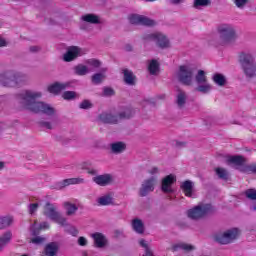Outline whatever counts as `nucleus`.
Here are the masks:
<instances>
[{"instance_id":"55","label":"nucleus","mask_w":256,"mask_h":256,"mask_svg":"<svg viewBox=\"0 0 256 256\" xmlns=\"http://www.w3.org/2000/svg\"><path fill=\"white\" fill-rule=\"evenodd\" d=\"M5 123L0 122V131H3V129H6Z\"/></svg>"},{"instance_id":"2","label":"nucleus","mask_w":256,"mask_h":256,"mask_svg":"<svg viewBox=\"0 0 256 256\" xmlns=\"http://www.w3.org/2000/svg\"><path fill=\"white\" fill-rule=\"evenodd\" d=\"M240 65L246 77H256V64L255 58L249 53H241L239 56Z\"/></svg>"},{"instance_id":"21","label":"nucleus","mask_w":256,"mask_h":256,"mask_svg":"<svg viewBox=\"0 0 256 256\" xmlns=\"http://www.w3.org/2000/svg\"><path fill=\"white\" fill-rule=\"evenodd\" d=\"M92 238L94 239L95 247L101 248L107 243L102 233L96 232L92 234Z\"/></svg>"},{"instance_id":"45","label":"nucleus","mask_w":256,"mask_h":256,"mask_svg":"<svg viewBox=\"0 0 256 256\" xmlns=\"http://www.w3.org/2000/svg\"><path fill=\"white\" fill-rule=\"evenodd\" d=\"M92 107H93V104H91L89 100H84L80 104V109H91Z\"/></svg>"},{"instance_id":"29","label":"nucleus","mask_w":256,"mask_h":256,"mask_svg":"<svg viewBox=\"0 0 256 256\" xmlns=\"http://www.w3.org/2000/svg\"><path fill=\"white\" fill-rule=\"evenodd\" d=\"M74 73L75 75H79L80 77H83V75H87V73H89V70L87 69V66L83 64H79L74 67Z\"/></svg>"},{"instance_id":"46","label":"nucleus","mask_w":256,"mask_h":256,"mask_svg":"<svg viewBox=\"0 0 256 256\" xmlns=\"http://www.w3.org/2000/svg\"><path fill=\"white\" fill-rule=\"evenodd\" d=\"M236 7H245V5H247V0H235L234 1Z\"/></svg>"},{"instance_id":"33","label":"nucleus","mask_w":256,"mask_h":256,"mask_svg":"<svg viewBox=\"0 0 256 256\" xmlns=\"http://www.w3.org/2000/svg\"><path fill=\"white\" fill-rule=\"evenodd\" d=\"M213 81L214 83H216V85H219L220 87H223L227 82V80L225 79V76L219 73L214 74Z\"/></svg>"},{"instance_id":"10","label":"nucleus","mask_w":256,"mask_h":256,"mask_svg":"<svg viewBox=\"0 0 256 256\" xmlns=\"http://www.w3.org/2000/svg\"><path fill=\"white\" fill-rule=\"evenodd\" d=\"M128 19L131 25H144L145 27H153L155 25L154 20L139 14H131Z\"/></svg>"},{"instance_id":"14","label":"nucleus","mask_w":256,"mask_h":256,"mask_svg":"<svg viewBox=\"0 0 256 256\" xmlns=\"http://www.w3.org/2000/svg\"><path fill=\"white\" fill-rule=\"evenodd\" d=\"M69 87V83H59L55 82L48 86V93H52V95H59L61 91H65V89Z\"/></svg>"},{"instance_id":"50","label":"nucleus","mask_w":256,"mask_h":256,"mask_svg":"<svg viewBox=\"0 0 256 256\" xmlns=\"http://www.w3.org/2000/svg\"><path fill=\"white\" fill-rule=\"evenodd\" d=\"M159 173V168L153 167L151 170H149L150 175H157Z\"/></svg>"},{"instance_id":"25","label":"nucleus","mask_w":256,"mask_h":256,"mask_svg":"<svg viewBox=\"0 0 256 256\" xmlns=\"http://www.w3.org/2000/svg\"><path fill=\"white\" fill-rule=\"evenodd\" d=\"M82 21H85L86 23H91L92 25H99L101 21L99 20V16L95 14H86L81 17Z\"/></svg>"},{"instance_id":"7","label":"nucleus","mask_w":256,"mask_h":256,"mask_svg":"<svg viewBox=\"0 0 256 256\" xmlns=\"http://www.w3.org/2000/svg\"><path fill=\"white\" fill-rule=\"evenodd\" d=\"M239 233V229L232 228L222 234L214 235V240L216 243H220V245H229V243H233L239 237Z\"/></svg>"},{"instance_id":"48","label":"nucleus","mask_w":256,"mask_h":256,"mask_svg":"<svg viewBox=\"0 0 256 256\" xmlns=\"http://www.w3.org/2000/svg\"><path fill=\"white\" fill-rule=\"evenodd\" d=\"M40 127H45L46 129H53V127L51 126V123L45 122V121L40 122Z\"/></svg>"},{"instance_id":"63","label":"nucleus","mask_w":256,"mask_h":256,"mask_svg":"<svg viewBox=\"0 0 256 256\" xmlns=\"http://www.w3.org/2000/svg\"><path fill=\"white\" fill-rule=\"evenodd\" d=\"M177 145H183V142H178Z\"/></svg>"},{"instance_id":"35","label":"nucleus","mask_w":256,"mask_h":256,"mask_svg":"<svg viewBox=\"0 0 256 256\" xmlns=\"http://www.w3.org/2000/svg\"><path fill=\"white\" fill-rule=\"evenodd\" d=\"M98 203L102 206L113 205V198L109 195L102 196L98 199Z\"/></svg>"},{"instance_id":"28","label":"nucleus","mask_w":256,"mask_h":256,"mask_svg":"<svg viewBox=\"0 0 256 256\" xmlns=\"http://www.w3.org/2000/svg\"><path fill=\"white\" fill-rule=\"evenodd\" d=\"M64 207L68 216L75 215V212L79 209L77 205L71 204V202H65Z\"/></svg>"},{"instance_id":"3","label":"nucleus","mask_w":256,"mask_h":256,"mask_svg":"<svg viewBox=\"0 0 256 256\" xmlns=\"http://www.w3.org/2000/svg\"><path fill=\"white\" fill-rule=\"evenodd\" d=\"M44 215L49 217L51 221L61 225V227H65V225H67V218L63 217V215L57 211L55 204H51V202H46L44 206Z\"/></svg>"},{"instance_id":"19","label":"nucleus","mask_w":256,"mask_h":256,"mask_svg":"<svg viewBox=\"0 0 256 256\" xmlns=\"http://www.w3.org/2000/svg\"><path fill=\"white\" fill-rule=\"evenodd\" d=\"M111 153H114L115 155H119L127 149V145L124 142H114L110 144Z\"/></svg>"},{"instance_id":"53","label":"nucleus","mask_w":256,"mask_h":256,"mask_svg":"<svg viewBox=\"0 0 256 256\" xmlns=\"http://www.w3.org/2000/svg\"><path fill=\"white\" fill-rule=\"evenodd\" d=\"M30 51H31L32 53H37V51H39V47H38V46H31V47H30Z\"/></svg>"},{"instance_id":"8","label":"nucleus","mask_w":256,"mask_h":256,"mask_svg":"<svg viewBox=\"0 0 256 256\" xmlns=\"http://www.w3.org/2000/svg\"><path fill=\"white\" fill-rule=\"evenodd\" d=\"M178 80L183 85H191L193 83V69L189 66H180L178 72Z\"/></svg>"},{"instance_id":"30","label":"nucleus","mask_w":256,"mask_h":256,"mask_svg":"<svg viewBox=\"0 0 256 256\" xmlns=\"http://www.w3.org/2000/svg\"><path fill=\"white\" fill-rule=\"evenodd\" d=\"M215 173L219 179H223V181H227L229 179V172L225 168H215Z\"/></svg>"},{"instance_id":"59","label":"nucleus","mask_w":256,"mask_h":256,"mask_svg":"<svg viewBox=\"0 0 256 256\" xmlns=\"http://www.w3.org/2000/svg\"><path fill=\"white\" fill-rule=\"evenodd\" d=\"M126 51H133V47H131V45H127L126 46Z\"/></svg>"},{"instance_id":"1","label":"nucleus","mask_w":256,"mask_h":256,"mask_svg":"<svg viewBox=\"0 0 256 256\" xmlns=\"http://www.w3.org/2000/svg\"><path fill=\"white\" fill-rule=\"evenodd\" d=\"M18 97L21 100L22 105H24L28 111H32V113H44L45 115H53V113H55L53 107L37 101V99H40L41 97V92L25 90L20 93Z\"/></svg>"},{"instance_id":"41","label":"nucleus","mask_w":256,"mask_h":256,"mask_svg":"<svg viewBox=\"0 0 256 256\" xmlns=\"http://www.w3.org/2000/svg\"><path fill=\"white\" fill-rule=\"evenodd\" d=\"M75 92L74 91H66L63 93L62 97L66 101H71V99H75Z\"/></svg>"},{"instance_id":"44","label":"nucleus","mask_w":256,"mask_h":256,"mask_svg":"<svg viewBox=\"0 0 256 256\" xmlns=\"http://www.w3.org/2000/svg\"><path fill=\"white\" fill-rule=\"evenodd\" d=\"M31 243H34V245H41V243L45 242V238L41 236L34 237L30 240Z\"/></svg>"},{"instance_id":"51","label":"nucleus","mask_w":256,"mask_h":256,"mask_svg":"<svg viewBox=\"0 0 256 256\" xmlns=\"http://www.w3.org/2000/svg\"><path fill=\"white\" fill-rule=\"evenodd\" d=\"M0 47H7V41L0 36Z\"/></svg>"},{"instance_id":"62","label":"nucleus","mask_w":256,"mask_h":256,"mask_svg":"<svg viewBox=\"0 0 256 256\" xmlns=\"http://www.w3.org/2000/svg\"><path fill=\"white\" fill-rule=\"evenodd\" d=\"M145 1H147L149 3H153V1H155V0H145Z\"/></svg>"},{"instance_id":"11","label":"nucleus","mask_w":256,"mask_h":256,"mask_svg":"<svg viewBox=\"0 0 256 256\" xmlns=\"http://www.w3.org/2000/svg\"><path fill=\"white\" fill-rule=\"evenodd\" d=\"M145 39L155 41L160 49H167V47H169V39H167V36L159 32L149 34L145 37Z\"/></svg>"},{"instance_id":"57","label":"nucleus","mask_w":256,"mask_h":256,"mask_svg":"<svg viewBox=\"0 0 256 256\" xmlns=\"http://www.w3.org/2000/svg\"><path fill=\"white\" fill-rule=\"evenodd\" d=\"M89 175H97V170H89Z\"/></svg>"},{"instance_id":"42","label":"nucleus","mask_w":256,"mask_h":256,"mask_svg":"<svg viewBox=\"0 0 256 256\" xmlns=\"http://www.w3.org/2000/svg\"><path fill=\"white\" fill-rule=\"evenodd\" d=\"M37 209H39V203H32V204H29L28 206V211L30 215H33L34 213H36Z\"/></svg>"},{"instance_id":"34","label":"nucleus","mask_w":256,"mask_h":256,"mask_svg":"<svg viewBox=\"0 0 256 256\" xmlns=\"http://www.w3.org/2000/svg\"><path fill=\"white\" fill-rule=\"evenodd\" d=\"M103 79H105V75L103 73H96L91 77L93 85H100V83H103Z\"/></svg>"},{"instance_id":"43","label":"nucleus","mask_w":256,"mask_h":256,"mask_svg":"<svg viewBox=\"0 0 256 256\" xmlns=\"http://www.w3.org/2000/svg\"><path fill=\"white\" fill-rule=\"evenodd\" d=\"M103 95L105 97H111V96L115 95V90H113V88L104 87Z\"/></svg>"},{"instance_id":"40","label":"nucleus","mask_w":256,"mask_h":256,"mask_svg":"<svg viewBox=\"0 0 256 256\" xmlns=\"http://www.w3.org/2000/svg\"><path fill=\"white\" fill-rule=\"evenodd\" d=\"M245 195H246L247 199H251V201L256 200V190L255 189L246 190Z\"/></svg>"},{"instance_id":"16","label":"nucleus","mask_w":256,"mask_h":256,"mask_svg":"<svg viewBox=\"0 0 256 256\" xmlns=\"http://www.w3.org/2000/svg\"><path fill=\"white\" fill-rule=\"evenodd\" d=\"M123 75H124V83H126V85H135L137 81V76L133 74V71L129 69H123Z\"/></svg>"},{"instance_id":"26","label":"nucleus","mask_w":256,"mask_h":256,"mask_svg":"<svg viewBox=\"0 0 256 256\" xmlns=\"http://www.w3.org/2000/svg\"><path fill=\"white\" fill-rule=\"evenodd\" d=\"M228 163L237 165V167H243V165H245V158L241 155L230 156L228 158Z\"/></svg>"},{"instance_id":"15","label":"nucleus","mask_w":256,"mask_h":256,"mask_svg":"<svg viewBox=\"0 0 256 256\" xmlns=\"http://www.w3.org/2000/svg\"><path fill=\"white\" fill-rule=\"evenodd\" d=\"M94 183L96 185H100V187H106V185H109L111 181H113V178L111 177L110 174H103V175H98L93 178Z\"/></svg>"},{"instance_id":"9","label":"nucleus","mask_w":256,"mask_h":256,"mask_svg":"<svg viewBox=\"0 0 256 256\" xmlns=\"http://www.w3.org/2000/svg\"><path fill=\"white\" fill-rule=\"evenodd\" d=\"M156 183H157L156 177H151L144 180L139 190L140 197H147L150 193H153V191H155Z\"/></svg>"},{"instance_id":"38","label":"nucleus","mask_w":256,"mask_h":256,"mask_svg":"<svg viewBox=\"0 0 256 256\" xmlns=\"http://www.w3.org/2000/svg\"><path fill=\"white\" fill-rule=\"evenodd\" d=\"M86 63L89 67H93L94 69H99V67H101V61L97 59H88Z\"/></svg>"},{"instance_id":"39","label":"nucleus","mask_w":256,"mask_h":256,"mask_svg":"<svg viewBox=\"0 0 256 256\" xmlns=\"http://www.w3.org/2000/svg\"><path fill=\"white\" fill-rule=\"evenodd\" d=\"M196 91L199 93H209L211 91V84L198 85Z\"/></svg>"},{"instance_id":"4","label":"nucleus","mask_w":256,"mask_h":256,"mask_svg":"<svg viewBox=\"0 0 256 256\" xmlns=\"http://www.w3.org/2000/svg\"><path fill=\"white\" fill-rule=\"evenodd\" d=\"M213 211H215L213 205L202 204L188 210L187 216L189 217V219H194L195 221H197L199 219H203V217L209 215V213H213Z\"/></svg>"},{"instance_id":"12","label":"nucleus","mask_w":256,"mask_h":256,"mask_svg":"<svg viewBox=\"0 0 256 256\" xmlns=\"http://www.w3.org/2000/svg\"><path fill=\"white\" fill-rule=\"evenodd\" d=\"M175 181H177V178H175V176L172 174L163 178L161 186V190L163 191V193H173V189L171 188V186L173 185V183H175Z\"/></svg>"},{"instance_id":"58","label":"nucleus","mask_w":256,"mask_h":256,"mask_svg":"<svg viewBox=\"0 0 256 256\" xmlns=\"http://www.w3.org/2000/svg\"><path fill=\"white\" fill-rule=\"evenodd\" d=\"M79 167H80V169H88L87 163H83Z\"/></svg>"},{"instance_id":"18","label":"nucleus","mask_w":256,"mask_h":256,"mask_svg":"<svg viewBox=\"0 0 256 256\" xmlns=\"http://www.w3.org/2000/svg\"><path fill=\"white\" fill-rule=\"evenodd\" d=\"M180 188L182 189L185 197H193V182H191V180L184 181Z\"/></svg>"},{"instance_id":"24","label":"nucleus","mask_w":256,"mask_h":256,"mask_svg":"<svg viewBox=\"0 0 256 256\" xmlns=\"http://www.w3.org/2000/svg\"><path fill=\"white\" fill-rule=\"evenodd\" d=\"M59 250V247L55 242H51L46 245L45 247V255L46 256H55L57 255V251Z\"/></svg>"},{"instance_id":"27","label":"nucleus","mask_w":256,"mask_h":256,"mask_svg":"<svg viewBox=\"0 0 256 256\" xmlns=\"http://www.w3.org/2000/svg\"><path fill=\"white\" fill-rule=\"evenodd\" d=\"M11 225H13L12 216H0V229H7V227H11Z\"/></svg>"},{"instance_id":"32","label":"nucleus","mask_w":256,"mask_h":256,"mask_svg":"<svg viewBox=\"0 0 256 256\" xmlns=\"http://www.w3.org/2000/svg\"><path fill=\"white\" fill-rule=\"evenodd\" d=\"M187 101V94L183 92L182 90H178V95H177V105L178 107H183Z\"/></svg>"},{"instance_id":"49","label":"nucleus","mask_w":256,"mask_h":256,"mask_svg":"<svg viewBox=\"0 0 256 256\" xmlns=\"http://www.w3.org/2000/svg\"><path fill=\"white\" fill-rule=\"evenodd\" d=\"M139 243H140L141 247H144L145 252H147V249H149V246L147 245V242H145L144 239H141V240L139 241Z\"/></svg>"},{"instance_id":"47","label":"nucleus","mask_w":256,"mask_h":256,"mask_svg":"<svg viewBox=\"0 0 256 256\" xmlns=\"http://www.w3.org/2000/svg\"><path fill=\"white\" fill-rule=\"evenodd\" d=\"M78 245H80V247H85V245H87V239L83 236L79 237Z\"/></svg>"},{"instance_id":"37","label":"nucleus","mask_w":256,"mask_h":256,"mask_svg":"<svg viewBox=\"0 0 256 256\" xmlns=\"http://www.w3.org/2000/svg\"><path fill=\"white\" fill-rule=\"evenodd\" d=\"M209 5H211V0H195L193 7L198 9L199 7H207Z\"/></svg>"},{"instance_id":"6","label":"nucleus","mask_w":256,"mask_h":256,"mask_svg":"<svg viewBox=\"0 0 256 256\" xmlns=\"http://www.w3.org/2000/svg\"><path fill=\"white\" fill-rule=\"evenodd\" d=\"M133 114L134 112L131 110V108L125 109V111L121 112L119 116H113L111 113L104 112L99 115V121H101V123L115 124L119 122V119H131Z\"/></svg>"},{"instance_id":"17","label":"nucleus","mask_w":256,"mask_h":256,"mask_svg":"<svg viewBox=\"0 0 256 256\" xmlns=\"http://www.w3.org/2000/svg\"><path fill=\"white\" fill-rule=\"evenodd\" d=\"M132 229L135 233H138V235H143V233H145V224H143L141 219L135 218L132 220Z\"/></svg>"},{"instance_id":"36","label":"nucleus","mask_w":256,"mask_h":256,"mask_svg":"<svg viewBox=\"0 0 256 256\" xmlns=\"http://www.w3.org/2000/svg\"><path fill=\"white\" fill-rule=\"evenodd\" d=\"M196 83H198V85L207 83V76L205 75V71L203 70L198 71V74L196 75Z\"/></svg>"},{"instance_id":"54","label":"nucleus","mask_w":256,"mask_h":256,"mask_svg":"<svg viewBox=\"0 0 256 256\" xmlns=\"http://www.w3.org/2000/svg\"><path fill=\"white\" fill-rule=\"evenodd\" d=\"M78 234H79V231H77V229H75V228H72L73 237H77Z\"/></svg>"},{"instance_id":"64","label":"nucleus","mask_w":256,"mask_h":256,"mask_svg":"<svg viewBox=\"0 0 256 256\" xmlns=\"http://www.w3.org/2000/svg\"><path fill=\"white\" fill-rule=\"evenodd\" d=\"M22 256H29V255H27V254H23Z\"/></svg>"},{"instance_id":"22","label":"nucleus","mask_w":256,"mask_h":256,"mask_svg":"<svg viewBox=\"0 0 256 256\" xmlns=\"http://www.w3.org/2000/svg\"><path fill=\"white\" fill-rule=\"evenodd\" d=\"M85 183V179L83 178H68V179H64L61 182L62 187H69V185H81Z\"/></svg>"},{"instance_id":"23","label":"nucleus","mask_w":256,"mask_h":256,"mask_svg":"<svg viewBox=\"0 0 256 256\" xmlns=\"http://www.w3.org/2000/svg\"><path fill=\"white\" fill-rule=\"evenodd\" d=\"M13 238V234L11 231H6L2 236H0V250L3 249L6 245L11 243V239Z\"/></svg>"},{"instance_id":"56","label":"nucleus","mask_w":256,"mask_h":256,"mask_svg":"<svg viewBox=\"0 0 256 256\" xmlns=\"http://www.w3.org/2000/svg\"><path fill=\"white\" fill-rule=\"evenodd\" d=\"M33 237L39 235V229L38 230H32Z\"/></svg>"},{"instance_id":"61","label":"nucleus","mask_w":256,"mask_h":256,"mask_svg":"<svg viewBox=\"0 0 256 256\" xmlns=\"http://www.w3.org/2000/svg\"><path fill=\"white\" fill-rule=\"evenodd\" d=\"M3 167H5V163L0 162V169H3Z\"/></svg>"},{"instance_id":"52","label":"nucleus","mask_w":256,"mask_h":256,"mask_svg":"<svg viewBox=\"0 0 256 256\" xmlns=\"http://www.w3.org/2000/svg\"><path fill=\"white\" fill-rule=\"evenodd\" d=\"M40 229H49V223L48 222H42L40 224Z\"/></svg>"},{"instance_id":"60","label":"nucleus","mask_w":256,"mask_h":256,"mask_svg":"<svg viewBox=\"0 0 256 256\" xmlns=\"http://www.w3.org/2000/svg\"><path fill=\"white\" fill-rule=\"evenodd\" d=\"M172 3H174V5H179V3H181V0H172Z\"/></svg>"},{"instance_id":"5","label":"nucleus","mask_w":256,"mask_h":256,"mask_svg":"<svg viewBox=\"0 0 256 256\" xmlns=\"http://www.w3.org/2000/svg\"><path fill=\"white\" fill-rule=\"evenodd\" d=\"M218 33L220 35L222 45H227L233 43L237 39V34L235 33V28L229 24H221L218 27Z\"/></svg>"},{"instance_id":"31","label":"nucleus","mask_w":256,"mask_h":256,"mask_svg":"<svg viewBox=\"0 0 256 256\" xmlns=\"http://www.w3.org/2000/svg\"><path fill=\"white\" fill-rule=\"evenodd\" d=\"M148 71L150 75H157V71H159V62H157V60H151L148 65Z\"/></svg>"},{"instance_id":"20","label":"nucleus","mask_w":256,"mask_h":256,"mask_svg":"<svg viewBox=\"0 0 256 256\" xmlns=\"http://www.w3.org/2000/svg\"><path fill=\"white\" fill-rule=\"evenodd\" d=\"M193 249H195V247H193V245L190 244H186V243H178V244H173L171 247V251H173V253L177 252V251H193Z\"/></svg>"},{"instance_id":"13","label":"nucleus","mask_w":256,"mask_h":256,"mask_svg":"<svg viewBox=\"0 0 256 256\" xmlns=\"http://www.w3.org/2000/svg\"><path fill=\"white\" fill-rule=\"evenodd\" d=\"M80 53L81 49L79 47L71 46L64 54V61H66V63H70V61H74V59H77Z\"/></svg>"}]
</instances>
